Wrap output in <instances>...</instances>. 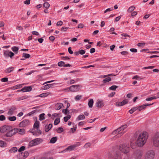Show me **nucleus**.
<instances>
[{
	"label": "nucleus",
	"mask_w": 159,
	"mask_h": 159,
	"mask_svg": "<svg viewBox=\"0 0 159 159\" xmlns=\"http://www.w3.org/2000/svg\"><path fill=\"white\" fill-rule=\"evenodd\" d=\"M115 92H112L109 94L108 96L109 97H113L115 95Z\"/></svg>",
	"instance_id": "0e129e2a"
},
{
	"label": "nucleus",
	"mask_w": 159,
	"mask_h": 159,
	"mask_svg": "<svg viewBox=\"0 0 159 159\" xmlns=\"http://www.w3.org/2000/svg\"><path fill=\"white\" fill-rule=\"evenodd\" d=\"M39 121H36L35 122L34 125V127L33 129H38L39 128Z\"/></svg>",
	"instance_id": "cd10ccee"
},
{
	"label": "nucleus",
	"mask_w": 159,
	"mask_h": 159,
	"mask_svg": "<svg viewBox=\"0 0 159 159\" xmlns=\"http://www.w3.org/2000/svg\"><path fill=\"white\" fill-rule=\"evenodd\" d=\"M135 9V7L133 6H131L129 8L128 10V11L129 12H131L133 11Z\"/></svg>",
	"instance_id": "09e8293b"
},
{
	"label": "nucleus",
	"mask_w": 159,
	"mask_h": 159,
	"mask_svg": "<svg viewBox=\"0 0 159 159\" xmlns=\"http://www.w3.org/2000/svg\"><path fill=\"white\" fill-rule=\"evenodd\" d=\"M153 144L155 147H159V136L154 137L153 139Z\"/></svg>",
	"instance_id": "f8f14e48"
},
{
	"label": "nucleus",
	"mask_w": 159,
	"mask_h": 159,
	"mask_svg": "<svg viewBox=\"0 0 159 159\" xmlns=\"http://www.w3.org/2000/svg\"><path fill=\"white\" fill-rule=\"evenodd\" d=\"M24 85V84L17 85L16 86V89L20 88H21Z\"/></svg>",
	"instance_id": "13d9d810"
},
{
	"label": "nucleus",
	"mask_w": 159,
	"mask_h": 159,
	"mask_svg": "<svg viewBox=\"0 0 159 159\" xmlns=\"http://www.w3.org/2000/svg\"><path fill=\"white\" fill-rule=\"evenodd\" d=\"M63 129L62 127H59L57 129V132L58 133H61L63 131Z\"/></svg>",
	"instance_id": "de8ad7c7"
},
{
	"label": "nucleus",
	"mask_w": 159,
	"mask_h": 159,
	"mask_svg": "<svg viewBox=\"0 0 159 159\" xmlns=\"http://www.w3.org/2000/svg\"><path fill=\"white\" fill-rule=\"evenodd\" d=\"M93 103V99H90L88 102V106L89 107L92 108Z\"/></svg>",
	"instance_id": "c85d7f7f"
},
{
	"label": "nucleus",
	"mask_w": 159,
	"mask_h": 159,
	"mask_svg": "<svg viewBox=\"0 0 159 159\" xmlns=\"http://www.w3.org/2000/svg\"><path fill=\"white\" fill-rule=\"evenodd\" d=\"M43 141V140L40 138H36L30 141L29 143V146L33 147L39 144Z\"/></svg>",
	"instance_id": "39448f33"
},
{
	"label": "nucleus",
	"mask_w": 159,
	"mask_h": 159,
	"mask_svg": "<svg viewBox=\"0 0 159 159\" xmlns=\"http://www.w3.org/2000/svg\"><path fill=\"white\" fill-rule=\"evenodd\" d=\"M17 150L18 149L16 147H13L9 150V152L11 153H14L16 152Z\"/></svg>",
	"instance_id": "5701e85b"
},
{
	"label": "nucleus",
	"mask_w": 159,
	"mask_h": 159,
	"mask_svg": "<svg viewBox=\"0 0 159 159\" xmlns=\"http://www.w3.org/2000/svg\"><path fill=\"white\" fill-rule=\"evenodd\" d=\"M117 86L116 85H112L109 88L110 90H115L117 88Z\"/></svg>",
	"instance_id": "8fccbe9b"
},
{
	"label": "nucleus",
	"mask_w": 159,
	"mask_h": 159,
	"mask_svg": "<svg viewBox=\"0 0 159 159\" xmlns=\"http://www.w3.org/2000/svg\"><path fill=\"white\" fill-rule=\"evenodd\" d=\"M96 105L97 107L100 108L104 106V104L102 101L98 100L96 103Z\"/></svg>",
	"instance_id": "f3484780"
},
{
	"label": "nucleus",
	"mask_w": 159,
	"mask_h": 159,
	"mask_svg": "<svg viewBox=\"0 0 159 159\" xmlns=\"http://www.w3.org/2000/svg\"><path fill=\"white\" fill-rule=\"evenodd\" d=\"M30 131L34 135L38 136L42 133L41 131L39 128L32 129L30 130Z\"/></svg>",
	"instance_id": "9d476101"
},
{
	"label": "nucleus",
	"mask_w": 159,
	"mask_h": 159,
	"mask_svg": "<svg viewBox=\"0 0 159 159\" xmlns=\"http://www.w3.org/2000/svg\"><path fill=\"white\" fill-rule=\"evenodd\" d=\"M61 58L63 60H69L70 59V58L67 56L65 57H62Z\"/></svg>",
	"instance_id": "4d7b16f0"
},
{
	"label": "nucleus",
	"mask_w": 159,
	"mask_h": 159,
	"mask_svg": "<svg viewBox=\"0 0 159 159\" xmlns=\"http://www.w3.org/2000/svg\"><path fill=\"white\" fill-rule=\"evenodd\" d=\"M112 10V7L111 8H108V9H106L104 11V12L105 13H106L107 12H108V11H111Z\"/></svg>",
	"instance_id": "052dcab7"
},
{
	"label": "nucleus",
	"mask_w": 159,
	"mask_h": 159,
	"mask_svg": "<svg viewBox=\"0 0 159 159\" xmlns=\"http://www.w3.org/2000/svg\"><path fill=\"white\" fill-rule=\"evenodd\" d=\"M2 81L4 82H7L8 81V78H3L2 79Z\"/></svg>",
	"instance_id": "69168bd1"
},
{
	"label": "nucleus",
	"mask_w": 159,
	"mask_h": 159,
	"mask_svg": "<svg viewBox=\"0 0 159 159\" xmlns=\"http://www.w3.org/2000/svg\"><path fill=\"white\" fill-rule=\"evenodd\" d=\"M16 29L18 30L22 31L23 30V28L21 26H17L16 27Z\"/></svg>",
	"instance_id": "5fc2aeb1"
},
{
	"label": "nucleus",
	"mask_w": 159,
	"mask_h": 159,
	"mask_svg": "<svg viewBox=\"0 0 159 159\" xmlns=\"http://www.w3.org/2000/svg\"><path fill=\"white\" fill-rule=\"evenodd\" d=\"M111 80V79L110 77H107L102 80V82L103 83H106L108 82Z\"/></svg>",
	"instance_id": "72a5a7b5"
},
{
	"label": "nucleus",
	"mask_w": 159,
	"mask_h": 159,
	"mask_svg": "<svg viewBox=\"0 0 159 159\" xmlns=\"http://www.w3.org/2000/svg\"><path fill=\"white\" fill-rule=\"evenodd\" d=\"M51 94V93L50 92H47V93H41L40 94L39 96L41 98L42 97H46L47 96H48L50 94Z\"/></svg>",
	"instance_id": "a878e982"
},
{
	"label": "nucleus",
	"mask_w": 159,
	"mask_h": 159,
	"mask_svg": "<svg viewBox=\"0 0 159 159\" xmlns=\"http://www.w3.org/2000/svg\"><path fill=\"white\" fill-rule=\"evenodd\" d=\"M6 145V143L4 141L0 140V147H4Z\"/></svg>",
	"instance_id": "37998d69"
},
{
	"label": "nucleus",
	"mask_w": 159,
	"mask_h": 159,
	"mask_svg": "<svg viewBox=\"0 0 159 159\" xmlns=\"http://www.w3.org/2000/svg\"><path fill=\"white\" fill-rule=\"evenodd\" d=\"M52 125L51 124H49L45 126V130L46 132H48L52 128Z\"/></svg>",
	"instance_id": "4be33fe9"
},
{
	"label": "nucleus",
	"mask_w": 159,
	"mask_h": 159,
	"mask_svg": "<svg viewBox=\"0 0 159 159\" xmlns=\"http://www.w3.org/2000/svg\"><path fill=\"white\" fill-rule=\"evenodd\" d=\"M72 125H73V128H71L69 132V133L70 134L73 133L77 129L76 125H75L74 123H73Z\"/></svg>",
	"instance_id": "6ab92c4d"
},
{
	"label": "nucleus",
	"mask_w": 159,
	"mask_h": 159,
	"mask_svg": "<svg viewBox=\"0 0 159 159\" xmlns=\"http://www.w3.org/2000/svg\"><path fill=\"white\" fill-rule=\"evenodd\" d=\"M60 122V119L59 118H57L55 119L54 122V124L55 125H57Z\"/></svg>",
	"instance_id": "4c0bfd02"
},
{
	"label": "nucleus",
	"mask_w": 159,
	"mask_h": 159,
	"mask_svg": "<svg viewBox=\"0 0 159 159\" xmlns=\"http://www.w3.org/2000/svg\"><path fill=\"white\" fill-rule=\"evenodd\" d=\"M81 88L80 85H72L69 88H67L64 89V90L67 91L68 89L72 92H75L79 91Z\"/></svg>",
	"instance_id": "423d86ee"
},
{
	"label": "nucleus",
	"mask_w": 159,
	"mask_h": 159,
	"mask_svg": "<svg viewBox=\"0 0 159 159\" xmlns=\"http://www.w3.org/2000/svg\"><path fill=\"white\" fill-rule=\"evenodd\" d=\"M8 120L10 121H13L16 120V117L15 116H9L8 117Z\"/></svg>",
	"instance_id": "473e14b6"
},
{
	"label": "nucleus",
	"mask_w": 159,
	"mask_h": 159,
	"mask_svg": "<svg viewBox=\"0 0 159 159\" xmlns=\"http://www.w3.org/2000/svg\"><path fill=\"white\" fill-rule=\"evenodd\" d=\"M82 98V96L80 95H77L75 97V99L76 100H80Z\"/></svg>",
	"instance_id": "6e6d98bb"
},
{
	"label": "nucleus",
	"mask_w": 159,
	"mask_h": 159,
	"mask_svg": "<svg viewBox=\"0 0 159 159\" xmlns=\"http://www.w3.org/2000/svg\"><path fill=\"white\" fill-rule=\"evenodd\" d=\"M59 115V114L57 113H55L53 114L51 116V118L52 119H54L55 118L57 117Z\"/></svg>",
	"instance_id": "49530a36"
},
{
	"label": "nucleus",
	"mask_w": 159,
	"mask_h": 159,
	"mask_svg": "<svg viewBox=\"0 0 159 159\" xmlns=\"http://www.w3.org/2000/svg\"><path fill=\"white\" fill-rule=\"evenodd\" d=\"M68 51L70 54H73V52L71 50V48L70 47L68 48Z\"/></svg>",
	"instance_id": "e2e57ef3"
},
{
	"label": "nucleus",
	"mask_w": 159,
	"mask_h": 159,
	"mask_svg": "<svg viewBox=\"0 0 159 159\" xmlns=\"http://www.w3.org/2000/svg\"><path fill=\"white\" fill-rule=\"evenodd\" d=\"M148 138V134L145 132H143L139 134L136 141L137 145L140 147L143 146L146 143Z\"/></svg>",
	"instance_id": "f03ea898"
},
{
	"label": "nucleus",
	"mask_w": 159,
	"mask_h": 159,
	"mask_svg": "<svg viewBox=\"0 0 159 159\" xmlns=\"http://www.w3.org/2000/svg\"><path fill=\"white\" fill-rule=\"evenodd\" d=\"M115 105L116 106L120 107L123 106L121 102H117L116 103Z\"/></svg>",
	"instance_id": "603ef678"
},
{
	"label": "nucleus",
	"mask_w": 159,
	"mask_h": 159,
	"mask_svg": "<svg viewBox=\"0 0 159 159\" xmlns=\"http://www.w3.org/2000/svg\"><path fill=\"white\" fill-rule=\"evenodd\" d=\"M6 120L5 117L3 115L0 116V120L4 121Z\"/></svg>",
	"instance_id": "3c124183"
},
{
	"label": "nucleus",
	"mask_w": 159,
	"mask_h": 159,
	"mask_svg": "<svg viewBox=\"0 0 159 159\" xmlns=\"http://www.w3.org/2000/svg\"><path fill=\"white\" fill-rule=\"evenodd\" d=\"M63 106L62 103H57L55 105V108L56 110H59Z\"/></svg>",
	"instance_id": "412c9836"
},
{
	"label": "nucleus",
	"mask_w": 159,
	"mask_h": 159,
	"mask_svg": "<svg viewBox=\"0 0 159 159\" xmlns=\"http://www.w3.org/2000/svg\"><path fill=\"white\" fill-rule=\"evenodd\" d=\"M50 6V5L47 2H44L43 4V7L46 9L48 8Z\"/></svg>",
	"instance_id": "e433bc0d"
},
{
	"label": "nucleus",
	"mask_w": 159,
	"mask_h": 159,
	"mask_svg": "<svg viewBox=\"0 0 159 159\" xmlns=\"http://www.w3.org/2000/svg\"><path fill=\"white\" fill-rule=\"evenodd\" d=\"M145 45V43H139L137 44V46L140 48H143Z\"/></svg>",
	"instance_id": "a19ab883"
},
{
	"label": "nucleus",
	"mask_w": 159,
	"mask_h": 159,
	"mask_svg": "<svg viewBox=\"0 0 159 159\" xmlns=\"http://www.w3.org/2000/svg\"><path fill=\"white\" fill-rule=\"evenodd\" d=\"M71 116L70 115H68L64 117V120L65 122H67L69 119L70 118Z\"/></svg>",
	"instance_id": "ea45409f"
},
{
	"label": "nucleus",
	"mask_w": 159,
	"mask_h": 159,
	"mask_svg": "<svg viewBox=\"0 0 159 159\" xmlns=\"http://www.w3.org/2000/svg\"><path fill=\"white\" fill-rule=\"evenodd\" d=\"M4 55L6 57H10L11 58L14 55V53L9 51H6L4 52Z\"/></svg>",
	"instance_id": "ddd939ff"
},
{
	"label": "nucleus",
	"mask_w": 159,
	"mask_h": 159,
	"mask_svg": "<svg viewBox=\"0 0 159 159\" xmlns=\"http://www.w3.org/2000/svg\"><path fill=\"white\" fill-rule=\"evenodd\" d=\"M85 50L83 49H81L78 51L75 52H74V54L76 55H78L79 54L83 55L85 54Z\"/></svg>",
	"instance_id": "aec40b11"
},
{
	"label": "nucleus",
	"mask_w": 159,
	"mask_h": 159,
	"mask_svg": "<svg viewBox=\"0 0 159 159\" xmlns=\"http://www.w3.org/2000/svg\"><path fill=\"white\" fill-rule=\"evenodd\" d=\"M16 109L17 108L15 106L13 105L11 106L7 112L8 115H13Z\"/></svg>",
	"instance_id": "2eb2a0df"
},
{
	"label": "nucleus",
	"mask_w": 159,
	"mask_h": 159,
	"mask_svg": "<svg viewBox=\"0 0 159 159\" xmlns=\"http://www.w3.org/2000/svg\"><path fill=\"white\" fill-rule=\"evenodd\" d=\"M81 145L80 143L77 142L76 143V144L72 145L70 146H68L66 148V150L67 151L70 152L75 150V148L78 147Z\"/></svg>",
	"instance_id": "6e6552de"
},
{
	"label": "nucleus",
	"mask_w": 159,
	"mask_h": 159,
	"mask_svg": "<svg viewBox=\"0 0 159 159\" xmlns=\"http://www.w3.org/2000/svg\"><path fill=\"white\" fill-rule=\"evenodd\" d=\"M68 29V27H62L61 29V30L62 31H66V30Z\"/></svg>",
	"instance_id": "774afa93"
},
{
	"label": "nucleus",
	"mask_w": 159,
	"mask_h": 159,
	"mask_svg": "<svg viewBox=\"0 0 159 159\" xmlns=\"http://www.w3.org/2000/svg\"><path fill=\"white\" fill-rule=\"evenodd\" d=\"M128 102V101L126 99L124 100L121 102L123 106L127 103Z\"/></svg>",
	"instance_id": "680f3d73"
},
{
	"label": "nucleus",
	"mask_w": 159,
	"mask_h": 159,
	"mask_svg": "<svg viewBox=\"0 0 159 159\" xmlns=\"http://www.w3.org/2000/svg\"><path fill=\"white\" fill-rule=\"evenodd\" d=\"M30 122L28 120H24L21 122L19 124V126L20 127H24L29 125Z\"/></svg>",
	"instance_id": "9b49d317"
},
{
	"label": "nucleus",
	"mask_w": 159,
	"mask_h": 159,
	"mask_svg": "<svg viewBox=\"0 0 159 159\" xmlns=\"http://www.w3.org/2000/svg\"><path fill=\"white\" fill-rule=\"evenodd\" d=\"M15 129L16 130V133H18L20 134H23L25 133V130L24 129H20L17 128H15Z\"/></svg>",
	"instance_id": "a211bd4d"
},
{
	"label": "nucleus",
	"mask_w": 159,
	"mask_h": 159,
	"mask_svg": "<svg viewBox=\"0 0 159 159\" xmlns=\"http://www.w3.org/2000/svg\"><path fill=\"white\" fill-rule=\"evenodd\" d=\"M58 65L60 67H64L65 65V62L64 61H61L58 62Z\"/></svg>",
	"instance_id": "c03bdc74"
},
{
	"label": "nucleus",
	"mask_w": 159,
	"mask_h": 159,
	"mask_svg": "<svg viewBox=\"0 0 159 159\" xmlns=\"http://www.w3.org/2000/svg\"><path fill=\"white\" fill-rule=\"evenodd\" d=\"M155 99H156V98L155 96H154L150 98H147L145 100L147 101H149Z\"/></svg>",
	"instance_id": "f704fd0d"
},
{
	"label": "nucleus",
	"mask_w": 159,
	"mask_h": 159,
	"mask_svg": "<svg viewBox=\"0 0 159 159\" xmlns=\"http://www.w3.org/2000/svg\"><path fill=\"white\" fill-rule=\"evenodd\" d=\"M85 119V117L84 115H80L78 116L76 119V121H79L81 120H83Z\"/></svg>",
	"instance_id": "b1692460"
},
{
	"label": "nucleus",
	"mask_w": 159,
	"mask_h": 159,
	"mask_svg": "<svg viewBox=\"0 0 159 159\" xmlns=\"http://www.w3.org/2000/svg\"><path fill=\"white\" fill-rule=\"evenodd\" d=\"M57 140V138L56 137H54L51 139L50 140V143H55Z\"/></svg>",
	"instance_id": "7c9ffc66"
},
{
	"label": "nucleus",
	"mask_w": 159,
	"mask_h": 159,
	"mask_svg": "<svg viewBox=\"0 0 159 159\" xmlns=\"http://www.w3.org/2000/svg\"><path fill=\"white\" fill-rule=\"evenodd\" d=\"M15 128L12 129L9 125H4L0 128V131L2 133H5V136L7 137H11L16 134Z\"/></svg>",
	"instance_id": "f257e3e1"
},
{
	"label": "nucleus",
	"mask_w": 159,
	"mask_h": 159,
	"mask_svg": "<svg viewBox=\"0 0 159 159\" xmlns=\"http://www.w3.org/2000/svg\"><path fill=\"white\" fill-rule=\"evenodd\" d=\"M53 84H46L44 86L43 89L44 90L48 89L49 88H51L52 86H53Z\"/></svg>",
	"instance_id": "c756f323"
},
{
	"label": "nucleus",
	"mask_w": 159,
	"mask_h": 159,
	"mask_svg": "<svg viewBox=\"0 0 159 159\" xmlns=\"http://www.w3.org/2000/svg\"><path fill=\"white\" fill-rule=\"evenodd\" d=\"M29 155V153L28 152L25 151L24 152L20 153L17 156L19 159H25Z\"/></svg>",
	"instance_id": "1a4fd4ad"
},
{
	"label": "nucleus",
	"mask_w": 159,
	"mask_h": 159,
	"mask_svg": "<svg viewBox=\"0 0 159 159\" xmlns=\"http://www.w3.org/2000/svg\"><path fill=\"white\" fill-rule=\"evenodd\" d=\"M119 148L121 152L126 154L128 153L130 150L129 145L126 143L120 144Z\"/></svg>",
	"instance_id": "20e7f679"
},
{
	"label": "nucleus",
	"mask_w": 159,
	"mask_h": 159,
	"mask_svg": "<svg viewBox=\"0 0 159 159\" xmlns=\"http://www.w3.org/2000/svg\"><path fill=\"white\" fill-rule=\"evenodd\" d=\"M49 39L51 41H53L54 40L55 37H54V36H51L49 37Z\"/></svg>",
	"instance_id": "338daca9"
},
{
	"label": "nucleus",
	"mask_w": 159,
	"mask_h": 159,
	"mask_svg": "<svg viewBox=\"0 0 159 159\" xmlns=\"http://www.w3.org/2000/svg\"><path fill=\"white\" fill-rule=\"evenodd\" d=\"M32 88L31 86L25 87L22 88L21 90L18 91H22L24 92H29L32 90Z\"/></svg>",
	"instance_id": "dca6fc26"
},
{
	"label": "nucleus",
	"mask_w": 159,
	"mask_h": 159,
	"mask_svg": "<svg viewBox=\"0 0 159 159\" xmlns=\"http://www.w3.org/2000/svg\"><path fill=\"white\" fill-rule=\"evenodd\" d=\"M14 68L13 67H10L6 69L5 70V72L7 73H9L13 71Z\"/></svg>",
	"instance_id": "393cba45"
},
{
	"label": "nucleus",
	"mask_w": 159,
	"mask_h": 159,
	"mask_svg": "<svg viewBox=\"0 0 159 159\" xmlns=\"http://www.w3.org/2000/svg\"><path fill=\"white\" fill-rule=\"evenodd\" d=\"M11 50L15 52V54H17L19 50V48L16 46H13L11 48Z\"/></svg>",
	"instance_id": "bb28decb"
},
{
	"label": "nucleus",
	"mask_w": 159,
	"mask_h": 159,
	"mask_svg": "<svg viewBox=\"0 0 159 159\" xmlns=\"http://www.w3.org/2000/svg\"><path fill=\"white\" fill-rule=\"evenodd\" d=\"M155 156V152L153 150L148 151L144 156L145 159H153Z\"/></svg>",
	"instance_id": "0eeeda50"
},
{
	"label": "nucleus",
	"mask_w": 159,
	"mask_h": 159,
	"mask_svg": "<svg viewBox=\"0 0 159 159\" xmlns=\"http://www.w3.org/2000/svg\"><path fill=\"white\" fill-rule=\"evenodd\" d=\"M25 149V146H22L19 149L18 151L19 152H21L22 151H24Z\"/></svg>",
	"instance_id": "864d4df0"
},
{
	"label": "nucleus",
	"mask_w": 159,
	"mask_h": 159,
	"mask_svg": "<svg viewBox=\"0 0 159 159\" xmlns=\"http://www.w3.org/2000/svg\"><path fill=\"white\" fill-rule=\"evenodd\" d=\"M146 107V106L144 104L143 105L138 107L137 108V109H138L139 111H140L144 109Z\"/></svg>",
	"instance_id": "c9c22d12"
},
{
	"label": "nucleus",
	"mask_w": 159,
	"mask_h": 159,
	"mask_svg": "<svg viewBox=\"0 0 159 159\" xmlns=\"http://www.w3.org/2000/svg\"><path fill=\"white\" fill-rule=\"evenodd\" d=\"M45 114L42 113L39 115V120L40 121L43 120L45 119Z\"/></svg>",
	"instance_id": "2f4dec72"
},
{
	"label": "nucleus",
	"mask_w": 159,
	"mask_h": 159,
	"mask_svg": "<svg viewBox=\"0 0 159 159\" xmlns=\"http://www.w3.org/2000/svg\"><path fill=\"white\" fill-rule=\"evenodd\" d=\"M137 109V107H134L129 111L130 114H132Z\"/></svg>",
	"instance_id": "58836bf2"
},
{
	"label": "nucleus",
	"mask_w": 159,
	"mask_h": 159,
	"mask_svg": "<svg viewBox=\"0 0 159 159\" xmlns=\"http://www.w3.org/2000/svg\"><path fill=\"white\" fill-rule=\"evenodd\" d=\"M91 146V143H86L84 145V147L86 148H87Z\"/></svg>",
	"instance_id": "bf43d9fd"
},
{
	"label": "nucleus",
	"mask_w": 159,
	"mask_h": 159,
	"mask_svg": "<svg viewBox=\"0 0 159 159\" xmlns=\"http://www.w3.org/2000/svg\"><path fill=\"white\" fill-rule=\"evenodd\" d=\"M133 155L135 159H140L142 157V153L140 151H138L134 152Z\"/></svg>",
	"instance_id": "4468645a"
},
{
	"label": "nucleus",
	"mask_w": 159,
	"mask_h": 159,
	"mask_svg": "<svg viewBox=\"0 0 159 159\" xmlns=\"http://www.w3.org/2000/svg\"><path fill=\"white\" fill-rule=\"evenodd\" d=\"M23 57H24L25 58H29L30 57V55L29 54L25 53H23L22 54Z\"/></svg>",
	"instance_id": "a18cd8bd"
},
{
	"label": "nucleus",
	"mask_w": 159,
	"mask_h": 159,
	"mask_svg": "<svg viewBox=\"0 0 159 159\" xmlns=\"http://www.w3.org/2000/svg\"><path fill=\"white\" fill-rule=\"evenodd\" d=\"M127 127V125H124L117 129L114 131L112 132V134H116V135L115 136L116 138L119 137L126 132V129Z\"/></svg>",
	"instance_id": "7ed1b4c3"
},
{
	"label": "nucleus",
	"mask_w": 159,
	"mask_h": 159,
	"mask_svg": "<svg viewBox=\"0 0 159 159\" xmlns=\"http://www.w3.org/2000/svg\"><path fill=\"white\" fill-rule=\"evenodd\" d=\"M120 154L119 153H116L113 159H120Z\"/></svg>",
	"instance_id": "79ce46f5"
}]
</instances>
